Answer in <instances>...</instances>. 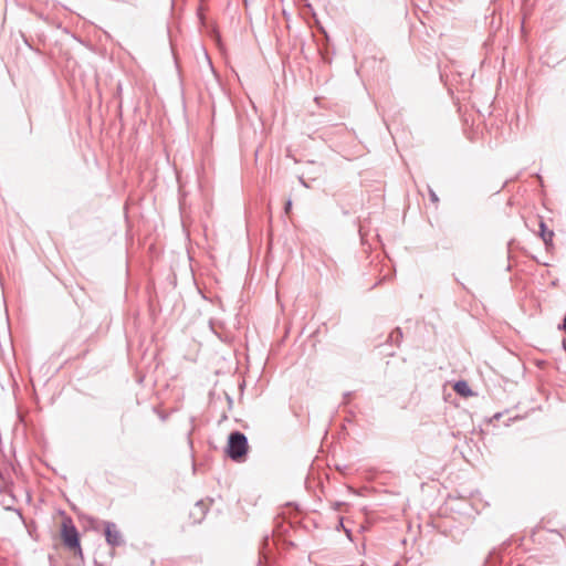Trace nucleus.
Returning <instances> with one entry per match:
<instances>
[{
  "label": "nucleus",
  "mask_w": 566,
  "mask_h": 566,
  "mask_svg": "<svg viewBox=\"0 0 566 566\" xmlns=\"http://www.w3.org/2000/svg\"><path fill=\"white\" fill-rule=\"evenodd\" d=\"M61 538L64 545L72 551L74 555L82 557L78 533L70 518H65L62 522Z\"/></svg>",
  "instance_id": "obj_1"
},
{
  "label": "nucleus",
  "mask_w": 566,
  "mask_h": 566,
  "mask_svg": "<svg viewBox=\"0 0 566 566\" xmlns=\"http://www.w3.org/2000/svg\"><path fill=\"white\" fill-rule=\"evenodd\" d=\"M431 199L432 201H438V197L434 192H431Z\"/></svg>",
  "instance_id": "obj_8"
},
{
  "label": "nucleus",
  "mask_w": 566,
  "mask_h": 566,
  "mask_svg": "<svg viewBox=\"0 0 566 566\" xmlns=\"http://www.w3.org/2000/svg\"><path fill=\"white\" fill-rule=\"evenodd\" d=\"M539 234L547 247L552 245L554 232L543 221L539 222Z\"/></svg>",
  "instance_id": "obj_5"
},
{
  "label": "nucleus",
  "mask_w": 566,
  "mask_h": 566,
  "mask_svg": "<svg viewBox=\"0 0 566 566\" xmlns=\"http://www.w3.org/2000/svg\"><path fill=\"white\" fill-rule=\"evenodd\" d=\"M105 537L109 545L117 546L122 543V535L115 525L108 524L105 527Z\"/></svg>",
  "instance_id": "obj_3"
},
{
  "label": "nucleus",
  "mask_w": 566,
  "mask_h": 566,
  "mask_svg": "<svg viewBox=\"0 0 566 566\" xmlns=\"http://www.w3.org/2000/svg\"><path fill=\"white\" fill-rule=\"evenodd\" d=\"M291 209H292V202H291V200H287L286 203H285V213L290 214L291 213Z\"/></svg>",
  "instance_id": "obj_7"
},
{
  "label": "nucleus",
  "mask_w": 566,
  "mask_h": 566,
  "mask_svg": "<svg viewBox=\"0 0 566 566\" xmlns=\"http://www.w3.org/2000/svg\"><path fill=\"white\" fill-rule=\"evenodd\" d=\"M248 452V441L243 433L232 432L228 439L227 453L234 461H242Z\"/></svg>",
  "instance_id": "obj_2"
},
{
  "label": "nucleus",
  "mask_w": 566,
  "mask_h": 566,
  "mask_svg": "<svg viewBox=\"0 0 566 566\" xmlns=\"http://www.w3.org/2000/svg\"><path fill=\"white\" fill-rule=\"evenodd\" d=\"M453 389L458 395H460L464 398L473 395L469 384L464 380H460V381L455 382L453 386Z\"/></svg>",
  "instance_id": "obj_4"
},
{
  "label": "nucleus",
  "mask_w": 566,
  "mask_h": 566,
  "mask_svg": "<svg viewBox=\"0 0 566 566\" xmlns=\"http://www.w3.org/2000/svg\"><path fill=\"white\" fill-rule=\"evenodd\" d=\"M196 521L200 522L206 515V507L203 503L199 502L193 505V513Z\"/></svg>",
  "instance_id": "obj_6"
}]
</instances>
